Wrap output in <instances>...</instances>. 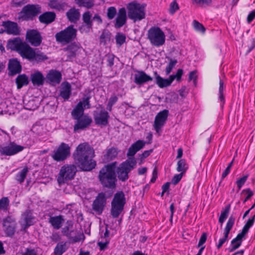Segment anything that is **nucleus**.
<instances>
[{"mask_svg":"<svg viewBox=\"0 0 255 255\" xmlns=\"http://www.w3.org/2000/svg\"><path fill=\"white\" fill-rule=\"evenodd\" d=\"M94 157L95 151L87 142L79 144L73 153L75 164L85 171H91L95 168L97 164Z\"/></svg>","mask_w":255,"mask_h":255,"instance_id":"f257e3e1","label":"nucleus"},{"mask_svg":"<svg viewBox=\"0 0 255 255\" xmlns=\"http://www.w3.org/2000/svg\"><path fill=\"white\" fill-rule=\"evenodd\" d=\"M90 96H85L82 101L79 102L71 112V116L75 121L73 127L74 132H78L88 128L92 123V118L88 115H84L85 109L91 107Z\"/></svg>","mask_w":255,"mask_h":255,"instance_id":"f03ea898","label":"nucleus"},{"mask_svg":"<svg viewBox=\"0 0 255 255\" xmlns=\"http://www.w3.org/2000/svg\"><path fill=\"white\" fill-rule=\"evenodd\" d=\"M117 162H114L105 165L99 171V179L104 187L114 189L117 181L116 175Z\"/></svg>","mask_w":255,"mask_h":255,"instance_id":"7ed1b4c3","label":"nucleus"},{"mask_svg":"<svg viewBox=\"0 0 255 255\" xmlns=\"http://www.w3.org/2000/svg\"><path fill=\"white\" fill-rule=\"evenodd\" d=\"M145 4H140L136 1H132L127 4L128 15L133 22L139 21L145 17Z\"/></svg>","mask_w":255,"mask_h":255,"instance_id":"20e7f679","label":"nucleus"},{"mask_svg":"<svg viewBox=\"0 0 255 255\" xmlns=\"http://www.w3.org/2000/svg\"><path fill=\"white\" fill-rule=\"evenodd\" d=\"M126 203L125 195L122 191H118L115 194L111 202V215L113 218L119 217L124 209Z\"/></svg>","mask_w":255,"mask_h":255,"instance_id":"39448f33","label":"nucleus"},{"mask_svg":"<svg viewBox=\"0 0 255 255\" xmlns=\"http://www.w3.org/2000/svg\"><path fill=\"white\" fill-rule=\"evenodd\" d=\"M136 165L134 158H129L120 164L116 169L117 174L120 181L125 182L129 178L128 174Z\"/></svg>","mask_w":255,"mask_h":255,"instance_id":"423d86ee","label":"nucleus"},{"mask_svg":"<svg viewBox=\"0 0 255 255\" xmlns=\"http://www.w3.org/2000/svg\"><path fill=\"white\" fill-rule=\"evenodd\" d=\"M71 155V147L65 142H61L50 154L52 159L57 162H62L66 160Z\"/></svg>","mask_w":255,"mask_h":255,"instance_id":"0eeeda50","label":"nucleus"},{"mask_svg":"<svg viewBox=\"0 0 255 255\" xmlns=\"http://www.w3.org/2000/svg\"><path fill=\"white\" fill-rule=\"evenodd\" d=\"M77 170L74 164H65L61 166L57 177V181L59 185L65 183L73 179Z\"/></svg>","mask_w":255,"mask_h":255,"instance_id":"6e6552de","label":"nucleus"},{"mask_svg":"<svg viewBox=\"0 0 255 255\" xmlns=\"http://www.w3.org/2000/svg\"><path fill=\"white\" fill-rule=\"evenodd\" d=\"M147 37L150 44L156 47L162 46L165 42V35L157 26L152 27L148 30Z\"/></svg>","mask_w":255,"mask_h":255,"instance_id":"1a4fd4ad","label":"nucleus"},{"mask_svg":"<svg viewBox=\"0 0 255 255\" xmlns=\"http://www.w3.org/2000/svg\"><path fill=\"white\" fill-rule=\"evenodd\" d=\"M77 29L73 25H70L65 29L56 33L55 37L57 42L66 44L75 40L77 36Z\"/></svg>","mask_w":255,"mask_h":255,"instance_id":"9d476101","label":"nucleus"},{"mask_svg":"<svg viewBox=\"0 0 255 255\" xmlns=\"http://www.w3.org/2000/svg\"><path fill=\"white\" fill-rule=\"evenodd\" d=\"M29 45L26 42L22 41L19 37L9 39L7 43V48L16 51L19 55L24 58Z\"/></svg>","mask_w":255,"mask_h":255,"instance_id":"9b49d317","label":"nucleus"},{"mask_svg":"<svg viewBox=\"0 0 255 255\" xmlns=\"http://www.w3.org/2000/svg\"><path fill=\"white\" fill-rule=\"evenodd\" d=\"M40 12V7L34 4L25 5L19 13V18L23 20L32 19Z\"/></svg>","mask_w":255,"mask_h":255,"instance_id":"f8f14e48","label":"nucleus"},{"mask_svg":"<svg viewBox=\"0 0 255 255\" xmlns=\"http://www.w3.org/2000/svg\"><path fill=\"white\" fill-rule=\"evenodd\" d=\"M43 38L41 33L35 29H28L25 33V40L33 47L40 46L42 42Z\"/></svg>","mask_w":255,"mask_h":255,"instance_id":"ddd939ff","label":"nucleus"},{"mask_svg":"<svg viewBox=\"0 0 255 255\" xmlns=\"http://www.w3.org/2000/svg\"><path fill=\"white\" fill-rule=\"evenodd\" d=\"M24 149L23 146L18 145L14 141H10L0 148V154L1 155L10 156L18 153Z\"/></svg>","mask_w":255,"mask_h":255,"instance_id":"4468645a","label":"nucleus"},{"mask_svg":"<svg viewBox=\"0 0 255 255\" xmlns=\"http://www.w3.org/2000/svg\"><path fill=\"white\" fill-rule=\"evenodd\" d=\"M107 198L104 192L99 193L93 201L92 209L98 214L101 215L106 205Z\"/></svg>","mask_w":255,"mask_h":255,"instance_id":"2eb2a0df","label":"nucleus"},{"mask_svg":"<svg viewBox=\"0 0 255 255\" xmlns=\"http://www.w3.org/2000/svg\"><path fill=\"white\" fill-rule=\"evenodd\" d=\"M1 26L4 28V32L6 33L14 36L20 34V28L18 24L9 20L2 22Z\"/></svg>","mask_w":255,"mask_h":255,"instance_id":"dca6fc26","label":"nucleus"},{"mask_svg":"<svg viewBox=\"0 0 255 255\" xmlns=\"http://www.w3.org/2000/svg\"><path fill=\"white\" fill-rule=\"evenodd\" d=\"M110 115L105 109L94 114V120L96 125L101 127H106L109 124Z\"/></svg>","mask_w":255,"mask_h":255,"instance_id":"f3484780","label":"nucleus"},{"mask_svg":"<svg viewBox=\"0 0 255 255\" xmlns=\"http://www.w3.org/2000/svg\"><path fill=\"white\" fill-rule=\"evenodd\" d=\"M235 220V218L233 216H231L229 217L224 229V237L219 239L218 244L216 245V247L218 250L228 241L229 233L234 225Z\"/></svg>","mask_w":255,"mask_h":255,"instance_id":"a211bd4d","label":"nucleus"},{"mask_svg":"<svg viewBox=\"0 0 255 255\" xmlns=\"http://www.w3.org/2000/svg\"><path fill=\"white\" fill-rule=\"evenodd\" d=\"M169 115L167 110H163L159 112L156 116L154 123V128L157 132H158L161 128L164 125Z\"/></svg>","mask_w":255,"mask_h":255,"instance_id":"6ab92c4d","label":"nucleus"},{"mask_svg":"<svg viewBox=\"0 0 255 255\" xmlns=\"http://www.w3.org/2000/svg\"><path fill=\"white\" fill-rule=\"evenodd\" d=\"M23 58L29 60H34L37 62H41L47 59V57L43 53H36L35 49L29 46Z\"/></svg>","mask_w":255,"mask_h":255,"instance_id":"aec40b11","label":"nucleus"},{"mask_svg":"<svg viewBox=\"0 0 255 255\" xmlns=\"http://www.w3.org/2000/svg\"><path fill=\"white\" fill-rule=\"evenodd\" d=\"M7 69L8 75L13 76L21 72L22 66L16 58H12L9 60Z\"/></svg>","mask_w":255,"mask_h":255,"instance_id":"412c9836","label":"nucleus"},{"mask_svg":"<svg viewBox=\"0 0 255 255\" xmlns=\"http://www.w3.org/2000/svg\"><path fill=\"white\" fill-rule=\"evenodd\" d=\"M134 76V83L136 85L141 86L143 84L153 80L152 77L147 75L144 71L136 70Z\"/></svg>","mask_w":255,"mask_h":255,"instance_id":"4be33fe9","label":"nucleus"},{"mask_svg":"<svg viewBox=\"0 0 255 255\" xmlns=\"http://www.w3.org/2000/svg\"><path fill=\"white\" fill-rule=\"evenodd\" d=\"M145 143L146 142L145 141L139 139L132 144L128 149L127 153L128 159L134 158V155L137 152L144 147Z\"/></svg>","mask_w":255,"mask_h":255,"instance_id":"5701e85b","label":"nucleus"},{"mask_svg":"<svg viewBox=\"0 0 255 255\" xmlns=\"http://www.w3.org/2000/svg\"><path fill=\"white\" fill-rule=\"evenodd\" d=\"M46 78L53 85L59 84L62 80V74L60 71L52 69L47 73Z\"/></svg>","mask_w":255,"mask_h":255,"instance_id":"b1692460","label":"nucleus"},{"mask_svg":"<svg viewBox=\"0 0 255 255\" xmlns=\"http://www.w3.org/2000/svg\"><path fill=\"white\" fill-rule=\"evenodd\" d=\"M127 12L125 7H122L119 9L118 15L116 19L115 26L119 28L124 25L127 22Z\"/></svg>","mask_w":255,"mask_h":255,"instance_id":"393cba45","label":"nucleus"},{"mask_svg":"<svg viewBox=\"0 0 255 255\" xmlns=\"http://www.w3.org/2000/svg\"><path fill=\"white\" fill-rule=\"evenodd\" d=\"M48 216H49L48 222L50 224L53 228L55 230L60 229L64 222L63 216L61 215L56 216H52L50 215Z\"/></svg>","mask_w":255,"mask_h":255,"instance_id":"a878e982","label":"nucleus"},{"mask_svg":"<svg viewBox=\"0 0 255 255\" xmlns=\"http://www.w3.org/2000/svg\"><path fill=\"white\" fill-rule=\"evenodd\" d=\"M30 80L34 86H40L43 85L44 77L42 73L36 71L30 75Z\"/></svg>","mask_w":255,"mask_h":255,"instance_id":"bb28decb","label":"nucleus"},{"mask_svg":"<svg viewBox=\"0 0 255 255\" xmlns=\"http://www.w3.org/2000/svg\"><path fill=\"white\" fill-rule=\"evenodd\" d=\"M56 18L54 12L47 11L43 13L39 16V21L43 24H48L54 21Z\"/></svg>","mask_w":255,"mask_h":255,"instance_id":"cd10ccee","label":"nucleus"},{"mask_svg":"<svg viewBox=\"0 0 255 255\" xmlns=\"http://www.w3.org/2000/svg\"><path fill=\"white\" fill-rule=\"evenodd\" d=\"M246 239V236L241 233H239L236 238L231 242L230 252H232L238 249L242 245V241Z\"/></svg>","mask_w":255,"mask_h":255,"instance_id":"c85d7f7f","label":"nucleus"},{"mask_svg":"<svg viewBox=\"0 0 255 255\" xmlns=\"http://www.w3.org/2000/svg\"><path fill=\"white\" fill-rule=\"evenodd\" d=\"M154 74L155 76L156 84L160 88L168 87L172 83L170 77L168 79H164L159 75L157 72H154Z\"/></svg>","mask_w":255,"mask_h":255,"instance_id":"c756f323","label":"nucleus"},{"mask_svg":"<svg viewBox=\"0 0 255 255\" xmlns=\"http://www.w3.org/2000/svg\"><path fill=\"white\" fill-rule=\"evenodd\" d=\"M71 86L66 82L62 84L60 92V96L64 100H68L71 95Z\"/></svg>","mask_w":255,"mask_h":255,"instance_id":"7c9ffc66","label":"nucleus"},{"mask_svg":"<svg viewBox=\"0 0 255 255\" xmlns=\"http://www.w3.org/2000/svg\"><path fill=\"white\" fill-rule=\"evenodd\" d=\"M78 49V46L75 43H71L64 48V51L67 52V58L66 60H69L75 57Z\"/></svg>","mask_w":255,"mask_h":255,"instance_id":"2f4dec72","label":"nucleus"},{"mask_svg":"<svg viewBox=\"0 0 255 255\" xmlns=\"http://www.w3.org/2000/svg\"><path fill=\"white\" fill-rule=\"evenodd\" d=\"M80 15L79 10L74 8H70L66 12V16L68 20L73 23H76L79 20Z\"/></svg>","mask_w":255,"mask_h":255,"instance_id":"473e14b6","label":"nucleus"},{"mask_svg":"<svg viewBox=\"0 0 255 255\" xmlns=\"http://www.w3.org/2000/svg\"><path fill=\"white\" fill-rule=\"evenodd\" d=\"M15 83L17 88L20 89L29 84L28 78L24 74L19 75L15 79Z\"/></svg>","mask_w":255,"mask_h":255,"instance_id":"72a5a7b5","label":"nucleus"},{"mask_svg":"<svg viewBox=\"0 0 255 255\" xmlns=\"http://www.w3.org/2000/svg\"><path fill=\"white\" fill-rule=\"evenodd\" d=\"M188 168V164L185 159H180L177 161L176 170L178 172L185 174Z\"/></svg>","mask_w":255,"mask_h":255,"instance_id":"f704fd0d","label":"nucleus"},{"mask_svg":"<svg viewBox=\"0 0 255 255\" xmlns=\"http://www.w3.org/2000/svg\"><path fill=\"white\" fill-rule=\"evenodd\" d=\"M255 221V214L248 220L245 225L244 226L241 233L246 236L248 233L250 229L253 226Z\"/></svg>","mask_w":255,"mask_h":255,"instance_id":"c9c22d12","label":"nucleus"},{"mask_svg":"<svg viewBox=\"0 0 255 255\" xmlns=\"http://www.w3.org/2000/svg\"><path fill=\"white\" fill-rule=\"evenodd\" d=\"M28 172V169L27 167H24L20 171L18 172L15 175L16 180L19 183H22Z\"/></svg>","mask_w":255,"mask_h":255,"instance_id":"e433bc0d","label":"nucleus"},{"mask_svg":"<svg viewBox=\"0 0 255 255\" xmlns=\"http://www.w3.org/2000/svg\"><path fill=\"white\" fill-rule=\"evenodd\" d=\"M76 3L80 7L91 8L94 5L95 0H75Z\"/></svg>","mask_w":255,"mask_h":255,"instance_id":"4c0bfd02","label":"nucleus"},{"mask_svg":"<svg viewBox=\"0 0 255 255\" xmlns=\"http://www.w3.org/2000/svg\"><path fill=\"white\" fill-rule=\"evenodd\" d=\"M231 209L230 204L227 205L221 211L220 216L219 218V222L222 225L227 218Z\"/></svg>","mask_w":255,"mask_h":255,"instance_id":"58836bf2","label":"nucleus"},{"mask_svg":"<svg viewBox=\"0 0 255 255\" xmlns=\"http://www.w3.org/2000/svg\"><path fill=\"white\" fill-rule=\"evenodd\" d=\"M91 16V14L89 11H87L83 14V22L88 28H91L93 25Z\"/></svg>","mask_w":255,"mask_h":255,"instance_id":"ea45409f","label":"nucleus"},{"mask_svg":"<svg viewBox=\"0 0 255 255\" xmlns=\"http://www.w3.org/2000/svg\"><path fill=\"white\" fill-rule=\"evenodd\" d=\"M48 6L51 8L60 10L64 7V3H60L58 0H48Z\"/></svg>","mask_w":255,"mask_h":255,"instance_id":"a19ab883","label":"nucleus"},{"mask_svg":"<svg viewBox=\"0 0 255 255\" xmlns=\"http://www.w3.org/2000/svg\"><path fill=\"white\" fill-rule=\"evenodd\" d=\"M66 251V243L61 242L57 244L54 249V254L55 255H62Z\"/></svg>","mask_w":255,"mask_h":255,"instance_id":"79ce46f5","label":"nucleus"},{"mask_svg":"<svg viewBox=\"0 0 255 255\" xmlns=\"http://www.w3.org/2000/svg\"><path fill=\"white\" fill-rule=\"evenodd\" d=\"M73 223L71 220H68L66 222V225L62 229V233L67 237L70 236V230L73 228Z\"/></svg>","mask_w":255,"mask_h":255,"instance_id":"37998d69","label":"nucleus"},{"mask_svg":"<svg viewBox=\"0 0 255 255\" xmlns=\"http://www.w3.org/2000/svg\"><path fill=\"white\" fill-rule=\"evenodd\" d=\"M192 24L193 28L196 31L200 32L202 34L205 33L206 28L201 23H200L196 20H194Z\"/></svg>","mask_w":255,"mask_h":255,"instance_id":"c03bdc74","label":"nucleus"},{"mask_svg":"<svg viewBox=\"0 0 255 255\" xmlns=\"http://www.w3.org/2000/svg\"><path fill=\"white\" fill-rule=\"evenodd\" d=\"M249 176V174H246L237 180L236 184L238 188V191L240 190L242 187L244 185V184L247 181Z\"/></svg>","mask_w":255,"mask_h":255,"instance_id":"a18cd8bd","label":"nucleus"},{"mask_svg":"<svg viewBox=\"0 0 255 255\" xmlns=\"http://www.w3.org/2000/svg\"><path fill=\"white\" fill-rule=\"evenodd\" d=\"M9 204V200L7 197H3L0 199V211L7 210Z\"/></svg>","mask_w":255,"mask_h":255,"instance_id":"49530a36","label":"nucleus"},{"mask_svg":"<svg viewBox=\"0 0 255 255\" xmlns=\"http://www.w3.org/2000/svg\"><path fill=\"white\" fill-rule=\"evenodd\" d=\"M16 224L11 225L4 229V232L7 237H12L15 232Z\"/></svg>","mask_w":255,"mask_h":255,"instance_id":"de8ad7c7","label":"nucleus"},{"mask_svg":"<svg viewBox=\"0 0 255 255\" xmlns=\"http://www.w3.org/2000/svg\"><path fill=\"white\" fill-rule=\"evenodd\" d=\"M177 63V60L176 59H170L169 63L167 65L165 68V72L166 75H168L170 73L174 67Z\"/></svg>","mask_w":255,"mask_h":255,"instance_id":"09e8293b","label":"nucleus"},{"mask_svg":"<svg viewBox=\"0 0 255 255\" xmlns=\"http://www.w3.org/2000/svg\"><path fill=\"white\" fill-rule=\"evenodd\" d=\"M118 155L117 149L115 147H112L109 149L107 152V158L109 159L112 160L117 157Z\"/></svg>","mask_w":255,"mask_h":255,"instance_id":"8fccbe9b","label":"nucleus"},{"mask_svg":"<svg viewBox=\"0 0 255 255\" xmlns=\"http://www.w3.org/2000/svg\"><path fill=\"white\" fill-rule=\"evenodd\" d=\"M16 224L15 220L11 216H7L3 220V226L4 228Z\"/></svg>","mask_w":255,"mask_h":255,"instance_id":"3c124183","label":"nucleus"},{"mask_svg":"<svg viewBox=\"0 0 255 255\" xmlns=\"http://www.w3.org/2000/svg\"><path fill=\"white\" fill-rule=\"evenodd\" d=\"M183 74V71L182 69H178L177 71L176 74L171 75L170 76L171 80L173 82L175 79L177 81H179L181 79V77Z\"/></svg>","mask_w":255,"mask_h":255,"instance_id":"603ef678","label":"nucleus"},{"mask_svg":"<svg viewBox=\"0 0 255 255\" xmlns=\"http://www.w3.org/2000/svg\"><path fill=\"white\" fill-rule=\"evenodd\" d=\"M193 4H196L199 6H205L209 5L212 0H192Z\"/></svg>","mask_w":255,"mask_h":255,"instance_id":"864d4df0","label":"nucleus"},{"mask_svg":"<svg viewBox=\"0 0 255 255\" xmlns=\"http://www.w3.org/2000/svg\"><path fill=\"white\" fill-rule=\"evenodd\" d=\"M117 13L116 8L114 6H111L108 8L107 16L109 19H112L114 18Z\"/></svg>","mask_w":255,"mask_h":255,"instance_id":"5fc2aeb1","label":"nucleus"},{"mask_svg":"<svg viewBox=\"0 0 255 255\" xmlns=\"http://www.w3.org/2000/svg\"><path fill=\"white\" fill-rule=\"evenodd\" d=\"M34 218L30 215H27L24 218V229H26L33 224V220Z\"/></svg>","mask_w":255,"mask_h":255,"instance_id":"6e6d98bb","label":"nucleus"},{"mask_svg":"<svg viewBox=\"0 0 255 255\" xmlns=\"http://www.w3.org/2000/svg\"><path fill=\"white\" fill-rule=\"evenodd\" d=\"M21 255H38L37 251L34 248H27Z\"/></svg>","mask_w":255,"mask_h":255,"instance_id":"4d7b16f0","label":"nucleus"},{"mask_svg":"<svg viewBox=\"0 0 255 255\" xmlns=\"http://www.w3.org/2000/svg\"><path fill=\"white\" fill-rule=\"evenodd\" d=\"M242 193H246L247 194V196L243 200V203H245L254 195V192L250 188H246L243 190Z\"/></svg>","mask_w":255,"mask_h":255,"instance_id":"13d9d810","label":"nucleus"},{"mask_svg":"<svg viewBox=\"0 0 255 255\" xmlns=\"http://www.w3.org/2000/svg\"><path fill=\"white\" fill-rule=\"evenodd\" d=\"M179 8L178 4L175 0L171 2L170 4V12L171 13H174Z\"/></svg>","mask_w":255,"mask_h":255,"instance_id":"bf43d9fd","label":"nucleus"},{"mask_svg":"<svg viewBox=\"0 0 255 255\" xmlns=\"http://www.w3.org/2000/svg\"><path fill=\"white\" fill-rule=\"evenodd\" d=\"M116 42L120 45H122L126 41V36L123 34H118L116 37Z\"/></svg>","mask_w":255,"mask_h":255,"instance_id":"052dcab7","label":"nucleus"},{"mask_svg":"<svg viewBox=\"0 0 255 255\" xmlns=\"http://www.w3.org/2000/svg\"><path fill=\"white\" fill-rule=\"evenodd\" d=\"M183 175L184 174L183 173H181L178 174H175L172 179V183L174 185L177 184L182 179Z\"/></svg>","mask_w":255,"mask_h":255,"instance_id":"680f3d73","label":"nucleus"},{"mask_svg":"<svg viewBox=\"0 0 255 255\" xmlns=\"http://www.w3.org/2000/svg\"><path fill=\"white\" fill-rule=\"evenodd\" d=\"M207 239V234L205 232L203 233L199 239L197 247L199 248L203 246L205 243Z\"/></svg>","mask_w":255,"mask_h":255,"instance_id":"e2e57ef3","label":"nucleus"},{"mask_svg":"<svg viewBox=\"0 0 255 255\" xmlns=\"http://www.w3.org/2000/svg\"><path fill=\"white\" fill-rule=\"evenodd\" d=\"M110 242L109 240H106L105 242H98V246L99 247V249L101 251H105L108 247Z\"/></svg>","mask_w":255,"mask_h":255,"instance_id":"0e129e2a","label":"nucleus"},{"mask_svg":"<svg viewBox=\"0 0 255 255\" xmlns=\"http://www.w3.org/2000/svg\"><path fill=\"white\" fill-rule=\"evenodd\" d=\"M197 71H193L189 73L188 80L189 81H191L192 80L193 81V82L195 85L196 84L197 76L196 75Z\"/></svg>","mask_w":255,"mask_h":255,"instance_id":"69168bd1","label":"nucleus"},{"mask_svg":"<svg viewBox=\"0 0 255 255\" xmlns=\"http://www.w3.org/2000/svg\"><path fill=\"white\" fill-rule=\"evenodd\" d=\"M107 65L110 67L114 64V56L111 54L106 55Z\"/></svg>","mask_w":255,"mask_h":255,"instance_id":"338daca9","label":"nucleus"},{"mask_svg":"<svg viewBox=\"0 0 255 255\" xmlns=\"http://www.w3.org/2000/svg\"><path fill=\"white\" fill-rule=\"evenodd\" d=\"M255 18V9L251 11L248 14L247 21L248 23H251Z\"/></svg>","mask_w":255,"mask_h":255,"instance_id":"774afa93","label":"nucleus"}]
</instances>
